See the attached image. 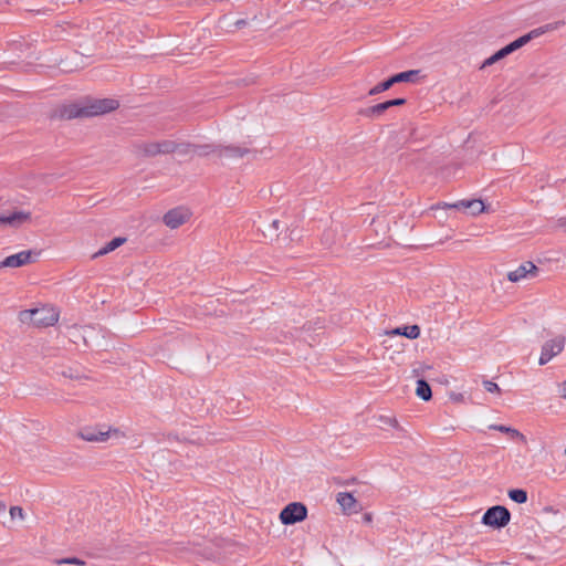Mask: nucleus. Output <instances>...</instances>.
<instances>
[{"mask_svg":"<svg viewBox=\"0 0 566 566\" xmlns=\"http://www.w3.org/2000/svg\"><path fill=\"white\" fill-rule=\"evenodd\" d=\"M490 428L493 429V430L501 431V432L510 433L512 436V438L520 439L523 442H525V440H526L525 436L522 434L516 429H513V428H510V427H506V426H503V424H492Z\"/></svg>","mask_w":566,"mask_h":566,"instance_id":"4be33fe9","label":"nucleus"},{"mask_svg":"<svg viewBox=\"0 0 566 566\" xmlns=\"http://www.w3.org/2000/svg\"><path fill=\"white\" fill-rule=\"evenodd\" d=\"M483 387L489 392H500V387L497 386V384L491 380H484Z\"/></svg>","mask_w":566,"mask_h":566,"instance_id":"c85d7f7f","label":"nucleus"},{"mask_svg":"<svg viewBox=\"0 0 566 566\" xmlns=\"http://www.w3.org/2000/svg\"><path fill=\"white\" fill-rule=\"evenodd\" d=\"M250 153V149L245 146H218V156L220 158L235 159L242 158Z\"/></svg>","mask_w":566,"mask_h":566,"instance_id":"ddd939ff","label":"nucleus"},{"mask_svg":"<svg viewBox=\"0 0 566 566\" xmlns=\"http://www.w3.org/2000/svg\"><path fill=\"white\" fill-rule=\"evenodd\" d=\"M419 74L418 70H410L406 72L398 73L391 76V81L394 84L402 83V82H415Z\"/></svg>","mask_w":566,"mask_h":566,"instance_id":"6ab92c4d","label":"nucleus"},{"mask_svg":"<svg viewBox=\"0 0 566 566\" xmlns=\"http://www.w3.org/2000/svg\"><path fill=\"white\" fill-rule=\"evenodd\" d=\"M450 208L465 210L471 216H478L485 210L484 202L480 199L460 200L449 206Z\"/></svg>","mask_w":566,"mask_h":566,"instance_id":"f8f14e48","label":"nucleus"},{"mask_svg":"<svg viewBox=\"0 0 566 566\" xmlns=\"http://www.w3.org/2000/svg\"><path fill=\"white\" fill-rule=\"evenodd\" d=\"M416 395L424 401L431 399L432 391L429 384L426 380L419 379L417 381Z\"/></svg>","mask_w":566,"mask_h":566,"instance_id":"a211bd4d","label":"nucleus"},{"mask_svg":"<svg viewBox=\"0 0 566 566\" xmlns=\"http://www.w3.org/2000/svg\"><path fill=\"white\" fill-rule=\"evenodd\" d=\"M336 501L340 505L343 511H345V512H356L357 501L353 496L352 493L339 492L337 494Z\"/></svg>","mask_w":566,"mask_h":566,"instance_id":"dca6fc26","label":"nucleus"},{"mask_svg":"<svg viewBox=\"0 0 566 566\" xmlns=\"http://www.w3.org/2000/svg\"><path fill=\"white\" fill-rule=\"evenodd\" d=\"M390 107H391V104H389L388 101L384 102V103H379L377 105L369 107L366 111V115L369 117H379Z\"/></svg>","mask_w":566,"mask_h":566,"instance_id":"412c9836","label":"nucleus"},{"mask_svg":"<svg viewBox=\"0 0 566 566\" xmlns=\"http://www.w3.org/2000/svg\"><path fill=\"white\" fill-rule=\"evenodd\" d=\"M364 521H365V522H367V523L371 522V514L366 513V514L364 515Z\"/></svg>","mask_w":566,"mask_h":566,"instance_id":"e433bc0d","label":"nucleus"},{"mask_svg":"<svg viewBox=\"0 0 566 566\" xmlns=\"http://www.w3.org/2000/svg\"><path fill=\"white\" fill-rule=\"evenodd\" d=\"M10 516L12 520H15V518L23 520V517H24L23 510L20 506H12L10 509Z\"/></svg>","mask_w":566,"mask_h":566,"instance_id":"cd10ccee","label":"nucleus"},{"mask_svg":"<svg viewBox=\"0 0 566 566\" xmlns=\"http://www.w3.org/2000/svg\"><path fill=\"white\" fill-rule=\"evenodd\" d=\"M392 85H394V83H392L391 77H390L387 81H384V82L377 84L376 86H374L368 92V95H370V96L377 95V94H379V93H381L384 91L389 90Z\"/></svg>","mask_w":566,"mask_h":566,"instance_id":"393cba45","label":"nucleus"},{"mask_svg":"<svg viewBox=\"0 0 566 566\" xmlns=\"http://www.w3.org/2000/svg\"><path fill=\"white\" fill-rule=\"evenodd\" d=\"M388 336H406L409 339H416L420 335V327L418 325H409L403 327H397L395 329L386 332Z\"/></svg>","mask_w":566,"mask_h":566,"instance_id":"2eb2a0df","label":"nucleus"},{"mask_svg":"<svg viewBox=\"0 0 566 566\" xmlns=\"http://www.w3.org/2000/svg\"><path fill=\"white\" fill-rule=\"evenodd\" d=\"M388 103L391 104V107L392 106H400V105L406 104V99L405 98H395V99L388 101Z\"/></svg>","mask_w":566,"mask_h":566,"instance_id":"473e14b6","label":"nucleus"},{"mask_svg":"<svg viewBox=\"0 0 566 566\" xmlns=\"http://www.w3.org/2000/svg\"><path fill=\"white\" fill-rule=\"evenodd\" d=\"M509 496L516 503H525L527 501V493L522 489H513L509 491Z\"/></svg>","mask_w":566,"mask_h":566,"instance_id":"5701e85b","label":"nucleus"},{"mask_svg":"<svg viewBox=\"0 0 566 566\" xmlns=\"http://www.w3.org/2000/svg\"><path fill=\"white\" fill-rule=\"evenodd\" d=\"M59 563H65V564H74V565H84L85 563L76 557L72 558H65L60 560Z\"/></svg>","mask_w":566,"mask_h":566,"instance_id":"2f4dec72","label":"nucleus"},{"mask_svg":"<svg viewBox=\"0 0 566 566\" xmlns=\"http://www.w3.org/2000/svg\"><path fill=\"white\" fill-rule=\"evenodd\" d=\"M565 343L566 338L562 335L546 340L542 346L538 364L544 366L559 355L564 350Z\"/></svg>","mask_w":566,"mask_h":566,"instance_id":"423d86ee","label":"nucleus"},{"mask_svg":"<svg viewBox=\"0 0 566 566\" xmlns=\"http://www.w3.org/2000/svg\"><path fill=\"white\" fill-rule=\"evenodd\" d=\"M245 24H247V21L243 19L235 21V27H238V28H242Z\"/></svg>","mask_w":566,"mask_h":566,"instance_id":"f704fd0d","label":"nucleus"},{"mask_svg":"<svg viewBox=\"0 0 566 566\" xmlns=\"http://www.w3.org/2000/svg\"><path fill=\"white\" fill-rule=\"evenodd\" d=\"M19 319L22 323H30L38 327H46L57 322L59 313L53 307L43 306L20 312Z\"/></svg>","mask_w":566,"mask_h":566,"instance_id":"7ed1b4c3","label":"nucleus"},{"mask_svg":"<svg viewBox=\"0 0 566 566\" xmlns=\"http://www.w3.org/2000/svg\"><path fill=\"white\" fill-rule=\"evenodd\" d=\"M280 224L281 222L279 220H273L266 228L265 233L271 235L273 232H276L280 229Z\"/></svg>","mask_w":566,"mask_h":566,"instance_id":"7c9ffc66","label":"nucleus"},{"mask_svg":"<svg viewBox=\"0 0 566 566\" xmlns=\"http://www.w3.org/2000/svg\"><path fill=\"white\" fill-rule=\"evenodd\" d=\"M190 218V213L187 209L175 208L165 213L163 220L164 223L170 229H177L186 223Z\"/></svg>","mask_w":566,"mask_h":566,"instance_id":"9d476101","label":"nucleus"},{"mask_svg":"<svg viewBox=\"0 0 566 566\" xmlns=\"http://www.w3.org/2000/svg\"><path fill=\"white\" fill-rule=\"evenodd\" d=\"M196 151L193 154H197L199 156H207L209 154H217L218 155V146H211V145H195Z\"/></svg>","mask_w":566,"mask_h":566,"instance_id":"b1692460","label":"nucleus"},{"mask_svg":"<svg viewBox=\"0 0 566 566\" xmlns=\"http://www.w3.org/2000/svg\"><path fill=\"white\" fill-rule=\"evenodd\" d=\"M61 375L63 377L71 378V379H78L80 378L78 373L76 370H73L72 368L63 369L61 371Z\"/></svg>","mask_w":566,"mask_h":566,"instance_id":"c756f323","label":"nucleus"},{"mask_svg":"<svg viewBox=\"0 0 566 566\" xmlns=\"http://www.w3.org/2000/svg\"><path fill=\"white\" fill-rule=\"evenodd\" d=\"M31 221V212L14 210L0 212V228H19Z\"/></svg>","mask_w":566,"mask_h":566,"instance_id":"6e6552de","label":"nucleus"},{"mask_svg":"<svg viewBox=\"0 0 566 566\" xmlns=\"http://www.w3.org/2000/svg\"><path fill=\"white\" fill-rule=\"evenodd\" d=\"M157 140L134 144L133 151L138 157H155L158 155Z\"/></svg>","mask_w":566,"mask_h":566,"instance_id":"4468645a","label":"nucleus"},{"mask_svg":"<svg viewBox=\"0 0 566 566\" xmlns=\"http://www.w3.org/2000/svg\"><path fill=\"white\" fill-rule=\"evenodd\" d=\"M558 226L562 227V228H566V218H560L558 220Z\"/></svg>","mask_w":566,"mask_h":566,"instance_id":"c9c22d12","label":"nucleus"},{"mask_svg":"<svg viewBox=\"0 0 566 566\" xmlns=\"http://www.w3.org/2000/svg\"><path fill=\"white\" fill-rule=\"evenodd\" d=\"M537 266L533 262H524L516 270L507 273V280L516 283L527 276H534L537 273Z\"/></svg>","mask_w":566,"mask_h":566,"instance_id":"9b49d317","label":"nucleus"},{"mask_svg":"<svg viewBox=\"0 0 566 566\" xmlns=\"http://www.w3.org/2000/svg\"><path fill=\"white\" fill-rule=\"evenodd\" d=\"M36 252L31 250L21 251L19 253L7 256L0 262V268H20L35 261Z\"/></svg>","mask_w":566,"mask_h":566,"instance_id":"1a4fd4ad","label":"nucleus"},{"mask_svg":"<svg viewBox=\"0 0 566 566\" xmlns=\"http://www.w3.org/2000/svg\"><path fill=\"white\" fill-rule=\"evenodd\" d=\"M548 30H552L551 25H546V27L534 29L531 32H528L527 34H524V35L520 36L515 41L511 42L510 44H507L506 46L502 48L496 53H494L493 55L488 57L483 62L481 69H484L486 66H490V65L499 62L500 60L504 59L505 56H507L509 54L513 53L517 49H520L523 45L527 44L532 39H535V38L542 35L543 33H545Z\"/></svg>","mask_w":566,"mask_h":566,"instance_id":"f03ea898","label":"nucleus"},{"mask_svg":"<svg viewBox=\"0 0 566 566\" xmlns=\"http://www.w3.org/2000/svg\"><path fill=\"white\" fill-rule=\"evenodd\" d=\"M559 392H560V396L566 399V380L562 382V385L559 387Z\"/></svg>","mask_w":566,"mask_h":566,"instance_id":"72a5a7b5","label":"nucleus"},{"mask_svg":"<svg viewBox=\"0 0 566 566\" xmlns=\"http://www.w3.org/2000/svg\"><path fill=\"white\" fill-rule=\"evenodd\" d=\"M125 241H126V239L122 238V237L114 238L108 243H106L98 252H96L94 254V256L96 258V256L105 255V254L116 250L117 248H119Z\"/></svg>","mask_w":566,"mask_h":566,"instance_id":"f3484780","label":"nucleus"},{"mask_svg":"<svg viewBox=\"0 0 566 566\" xmlns=\"http://www.w3.org/2000/svg\"><path fill=\"white\" fill-rule=\"evenodd\" d=\"M510 511L501 505L492 506L484 513L482 523L489 526L501 528L510 523Z\"/></svg>","mask_w":566,"mask_h":566,"instance_id":"39448f33","label":"nucleus"},{"mask_svg":"<svg viewBox=\"0 0 566 566\" xmlns=\"http://www.w3.org/2000/svg\"><path fill=\"white\" fill-rule=\"evenodd\" d=\"M78 437L87 442H106L111 438L120 439L124 437V433L118 429H97L92 427L83 428L78 432Z\"/></svg>","mask_w":566,"mask_h":566,"instance_id":"20e7f679","label":"nucleus"},{"mask_svg":"<svg viewBox=\"0 0 566 566\" xmlns=\"http://www.w3.org/2000/svg\"><path fill=\"white\" fill-rule=\"evenodd\" d=\"M379 421L381 423L388 424L392 428L400 429L399 422L395 417L391 416H380Z\"/></svg>","mask_w":566,"mask_h":566,"instance_id":"bb28decb","label":"nucleus"},{"mask_svg":"<svg viewBox=\"0 0 566 566\" xmlns=\"http://www.w3.org/2000/svg\"><path fill=\"white\" fill-rule=\"evenodd\" d=\"M193 151H196L195 149V145L192 144H187V143H176V151L177 154L179 155H191L193 154Z\"/></svg>","mask_w":566,"mask_h":566,"instance_id":"a878e982","label":"nucleus"},{"mask_svg":"<svg viewBox=\"0 0 566 566\" xmlns=\"http://www.w3.org/2000/svg\"><path fill=\"white\" fill-rule=\"evenodd\" d=\"M306 506L298 502L287 504L280 514L281 522L285 525H292L306 518Z\"/></svg>","mask_w":566,"mask_h":566,"instance_id":"0eeeda50","label":"nucleus"},{"mask_svg":"<svg viewBox=\"0 0 566 566\" xmlns=\"http://www.w3.org/2000/svg\"><path fill=\"white\" fill-rule=\"evenodd\" d=\"M118 106V102L113 98L92 99L83 105L69 106L63 115L67 118L98 116L115 111Z\"/></svg>","mask_w":566,"mask_h":566,"instance_id":"f257e3e1","label":"nucleus"},{"mask_svg":"<svg viewBox=\"0 0 566 566\" xmlns=\"http://www.w3.org/2000/svg\"><path fill=\"white\" fill-rule=\"evenodd\" d=\"M158 155H167L176 151V142L170 139L157 140Z\"/></svg>","mask_w":566,"mask_h":566,"instance_id":"aec40b11","label":"nucleus"},{"mask_svg":"<svg viewBox=\"0 0 566 566\" xmlns=\"http://www.w3.org/2000/svg\"><path fill=\"white\" fill-rule=\"evenodd\" d=\"M6 509V505L0 502V511H3Z\"/></svg>","mask_w":566,"mask_h":566,"instance_id":"4c0bfd02","label":"nucleus"}]
</instances>
